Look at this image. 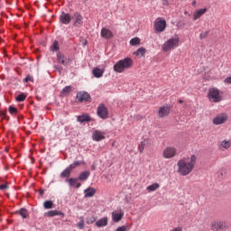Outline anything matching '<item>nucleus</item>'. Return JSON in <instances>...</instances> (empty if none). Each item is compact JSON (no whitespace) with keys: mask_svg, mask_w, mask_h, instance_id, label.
<instances>
[{"mask_svg":"<svg viewBox=\"0 0 231 231\" xmlns=\"http://www.w3.org/2000/svg\"><path fill=\"white\" fill-rule=\"evenodd\" d=\"M198 158L193 154L190 157V162H187L185 159H181L178 162V172L180 176H189L192 171H194V167L196 166V161Z\"/></svg>","mask_w":231,"mask_h":231,"instance_id":"f257e3e1","label":"nucleus"},{"mask_svg":"<svg viewBox=\"0 0 231 231\" xmlns=\"http://www.w3.org/2000/svg\"><path fill=\"white\" fill-rule=\"evenodd\" d=\"M131 68H133V59L127 57L118 60L114 65V71H116V73H124L125 69H131Z\"/></svg>","mask_w":231,"mask_h":231,"instance_id":"f03ea898","label":"nucleus"},{"mask_svg":"<svg viewBox=\"0 0 231 231\" xmlns=\"http://www.w3.org/2000/svg\"><path fill=\"white\" fill-rule=\"evenodd\" d=\"M131 68H133V59L127 57L118 60L114 65V71H116V73H124L125 69H131Z\"/></svg>","mask_w":231,"mask_h":231,"instance_id":"7ed1b4c3","label":"nucleus"},{"mask_svg":"<svg viewBox=\"0 0 231 231\" xmlns=\"http://www.w3.org/2000/svg\"><path fill=\"white\" fill-rule=\"evenodd\" d=\"M208 98L210 102H221V95H219V89L213 88L208 89Z\"/></svg>","mask_w":231,"mask_h":231,"instance_id":"20e7f679","label":"nucleus"},{"mask_svg":"<svg viewBox=\"0 0 231 231\" xmlns=\"http://www.w3.org/2000/svg\"><path fill=\"white\" fill-rule=\"evenodd\" d=\"M97 115L99 118H102V120H107V118H109V111L104 103L99 104L97 106Z\"/></svg>","mask_w":231,"mask_h":231,"instance_id":"39448f33","label":"nucleus"},{"mask_svg":"<svg viewBox=\"0 0 231 231\" xmlns=\"http://www.w3.org/2000/svg\"><path fill=\"white\" fill-rule=\"evenodd\" d=\"M178 42H180V38L178 37L168 40L162 45V51H169V50H172L175 46H178Z\"/></svg>","mask_w":231,"mask_h":231,"instance_id":"423d86ee","label":"nucleus"},{"mask_svg":"<svg viewBox=\"0 0 231 231\" xmlns=\"http://www.w3.org/2000/svg\"><path fill=\"white\" fill-rule=\"evenodd\" d=\"M71 19H73L72 25L77 28H80V26L84 24V17H82V14L79 12H75L71 16Z\"/></svg>","mask_w":231,"mask_h":231,"instance_id":"0eeeda50","label":"nucleus"},{"mask_svg":"<svg viewBox=\"0 0 231 231\" xmlns=\"http://www.w3.org/2000/svg\"><path fill=\"white\" fill-rule=\"evenodd\" d=\"M76 100L78 102H91V96L86 91H79L76 95Z\"/></svg>","mask_w":231,"mask_h":231,"instance_id":"6e6552de","label":"nucleus"},{"mask_svg":"<svg viewBox=\"0 0 231 231\" xmlns=\"http://www.w3.org/2000/svg\"><path fill=\"white\" fill-rule=\"evenodd\" d=\"M171 109H172V106L171 105L161 106L158 111L159 118H165V116H169V115H171Z\"/></svg>","mask_w":231,"mask_h":231,"instance_id":"1a4fd4ad","label":"nucleus"},{"mask_svg":"<svg viewBox=\"0 0 231 231\" xmlns=\"http://www.w3.org/2000/svg\"><path fill=\"white\" fill-rule=\"evenodd\" d=\"M212 230L214 231H226L228 230V224L225 221H217L212 224Z\"/></svg>","mask_w":231,"mask_h":231,"instance_id":"9d476101","label":"nucleus"},{"mask_svg":"<svg viewBox=\"0 0 231 231\" xmlns=\"http://www.w3.org/2000/svg\"><path fill=\"white\" fill-rule=\"evenodd\" d=\"M66 183H69V187L70 189H80L82 187V183L79 182L78 178H69L65 180Z\"/></svg>","mask_w":231,"mask_h":231,"instance_id":"9b49d317","label":"nucleus"},{"mask_svg":"<svg viewBox=\"0 0 231 231\" xmlns=\"http://www.w3.org/2000/svg\"><path fill=\"white\" fill-rule=\"evenodd\" d=\"M92 140L95 142H102V140H106V133L95 130L92 134Z\"/></svg>","mask_w":231,"mask_h":231,"instance_id":"f8f14e48","label":"nucleus"},{"mask_svg":"<svg viewBox=\"0 0 231 231\" xmlns=\"http://www.w3.org/2000/svg\"><path fill=\"white\" fill-rule=\"evenodd\" d=\"M176 156V148L166 147L163 151V157L166 159L174 158Z\"/></svg>","mask_w":231,"mask_h":231,"instance_id":"ddd939ff","label":"nucleus"},{"mask_svg":"<svg viewBox=\"0 0 231 231\" xmlns=\"http://www.w3.org/2000/svg\"><path fill=\"white\" fill-rule=\"evenodd\" d=\"M155 32H165L167 28V22L165 20H160L154 23Z\"/></svg>","mask_w":231,"mask_h":231,"instance_id":"4468645a","label":"nucleus"},{"mask_svg":"<svg viewBox=\"0 0 231 231\" xmlns=\"http://www.w3.org/2000/svg\"><path fill=\"white\" fill-rule=\"evenodd\" d=\"M60 23L61 24H69L71 23V15L68 13L61 12L60 15Z\"/></svg>","mask_w":231,"mask_h":231,"instance_id":"2eb2a0df","label":"nucleus"},{"mask_svg":"<svg viewBox=\"0 0 231 231\" xmlns=\"http://www.w3.org/2000/svg\"><path fill=\"white\" fill-rule=\"evenodd\" d=\"M226 120H228V116L226 115L217 116L213 118V124L214 125H221V124H225Z\"/></svg>","mask_w":231,"mask_h":231,"instance_id":"dca6fc26","label":"nucleus"},{"mask_svg":"<svg viewBox=\"0 0 231 231\" xmlns=\"http://www.w3.org/2000/svg\"><path fill=\"white\" fill-rule=\"evenodd\" d=\"M101 37L103 39L109 40V39H113V37H115V34H113V32H111V30L107 29L106 27H103L101 29Z\"/></svg>","mask_w":231,"mask_h":231,"instance_id":"f3484780","label":"nucleus"},{"mask_svg":"<svg viewBox=\"0 0 231 231\" xmlns=\"http://www.w3.org/2000/svg\"><path fill=\"white\" fill-rule=\"evenodd\" d=\"M123 218H124V211L120 210L119 213L118 211L112 212V219L114 223H119V221H122Z\"/></svg>","mask_w":231,"mask_h":231,"instance_id":"a211bd4d","label":"nucleus"},{"mask_svg":"<svg viewBox=\"0 0 231 231\" xmlns=\"http://www.w3.org/2000/svg\"><path fill=\"white\" fill-rule=\"evenodd\" d=\"M77 120L79 124H85L86 122H92L93 118H91L89 114H83L81 116H78Z\"/></svg>","mask_w":231,"mask_h":231,"instance_id":"6ab92c4d","label":"nucleus"},{"mask_svg":"<svg viewBox=\"0 0 231 231\" xmlns=\"http://www.w3.org/2000/svg\"><path fill=\"white\" fill-rule=\"evenodd\" d=\"M44 216H46L47 217H55V216H61V217H64L65 215L63 212L54 209L45 212Z\"/></svg>","mask_w":231,"mask_h":231,"instance_id":"aec40b11","label":"nucleus"},{"mask_svg":"<svg viewBox=\"0 0 231 231\" xmlns=\"http://www.w3.org/2000/svg\"><path fill=\"white\" fill-rule=\"evenodd\" d=\"M92 75H94L96 79H102V77H104V69L96 67L92 69Z\"/></svg>","mask_w":231,"mask_h":231,"instance_id":"412c9836","label":"nucleus"},{"mask_svg":"<svg viewBox=\"0 0 231 231\" xmlns=\"http://www.w3.org/2000/svg\"><path fill=\"white\" fill-rule=\"evenodd\" d=\"M85 198H93L97 194V189L92 187H88L84 190Z\"/></svg>","mask_w":231,"mask_h":231,"instance_id":"4be33fe9","label":"nucleus"},{"mask_svg":"<svg viewBox=\"0 0 231 231\" xmlns=\"http://www.w3.org/2000/svg\"><path fill=\"white\" fill-rule=\"evenodd\" d=\"M71 172H73V170L69 168V166L68 168H66L60 174V177L61 179L66 178V180H69V176H71Z\"/></svg>","mask_w":231,"mask_h":231,"instance_id":"5701e85b","label":"nucleus"},{"mask_svg":"<svg viewBox=\"0 0 231 231\" xmlns=\"http://www.w3.org/2000/svg\"><path fill=\"white\" fill-rule=\"evenodd\" d=\"M107 221H108L107 217H104L96 222V226H97V228L107 226Z\"/></svg>","mask_w":231,"mask_h":231,"instance_id":"b1692460","label":"nucleus"},{"mask_svg":"<svg viewBox=\"0 0 231 231\" xmlns=\"http://www.w3.org/2000/svg\"><path fill=\"white\" fill-rule=\"evenodd\" d=\"M91 175V172L89 171H85L79 173L78 180L79 181H86V180H88V178H89V176Z\"/></svg>","mask_w":231,"mask_h":231,"instance_id":"393cba45","label":"nucleus"},{"mask_svg":"<svg viewBox=\"0 0 231 231\" xmlns=\"http://www.w3.org/2000/svg\"><path fill=\"white\" fill-rule=\"evenodd\" d=\"M207 14V8L199 9L196 11L193 14V21H197V19H199L201 15Z\"/></svg>","mask_w":231,"mask_h":231,"instance_id":"a878e982","label":"nucleus"},{"mask_svg":"<svg viewBox=\"0 0 231 231\" xmlns=\"http://www.w3.org/2000/svg\"><path fill=\"white\" fill-rule=\"evenodd\" d=\"M15 214H19L20 216H22L23 219H27V217H30V215L28 214V209H26L25 208H20V210L15 211Z\"/></svg>","mask_w":231,"mask_h":231,"instance_id":"bb28decb","label":"nucleus"},{"mask_svg":"<svg viewBox=\"0 0 231 231\" xmlns=\"http://www.w3.org/2000/svg\"><path fill=\"white\" fill-rule=\"evenodd\" d=\"M72 90H73L72 86H67L61 90L60 95L61 97H68V95H69V92Z\"/></svg>","mask_w":231,"mask_h":231,"instance_id":"cd10ccee","label":"nucleus"},{"mask_svg":"<svg viewBox=\"0 0 231 231\" xmlns=\"http://www.w3.org/2000/svg\"><path fill=\"white\" fill-rule=\"evenodd\" d=\"M80 165H86V162L84 161H75L69 167L73 171V169H77V167H80Z\"/></svg>","mask_w":231,"mask_h":231,"instance_id":"c85d7f7f","label":"nucleus"},{"mask_svg":"<svg viewBox=\"0 0 231 231\" xmlns=\"http://www.w3.org/2000/svg\"><path fill=\"white\" fill-rule=\"evenodd\" d=\"M147 52V50H145L144 47H141L139 49H137L136 51L134 52V55H141V57H145V53Z\"/></svg>","mask_w":231,"mask_h":231,"instance_id":"c756f323","label":"nucleus"},{"mask_svg":"<svg viewBox=\"0 0 231 231\" xmlns=\"http://www.w3.org/2000/svg\"><path fill=\"white\" fill-rule=\"evenodd\" d=\"M43 208L45 210H50V208H53V202L51 200H45L43 202Z\"/></svg>","mask_w":231,"mask_h":231,"instance_id":"7c9ffc66","label":"nucleus"},{"mask_svg":"<svg viewBox=\"0 0 231 231\" xmlns=\"http://www.w3.org/2000/svg\"><path fill=\"white\" fill-rule=\"evenodd\" d=\"M159 188H160V184H158V183H153V184L148 186V187L146 188V189H147L149 192H154V190H156V189H159Z\"/></svg>","mask_w":231,"mask_h":231,"instance_id":"2f4dec72","label":"nucleus"},{"mask_svg":"<svg viewBox=\"0 0 231 231\" xmlns=\"http://www.w3.org/2000/svg\"><path fill=\"white\" fill-rule=\"evenodd\" d=\"M141 42L140 38L134 37L130 41V46H139Z\"/></svg>","mask_w":231,"mask_h":231,"instance_id":"473e14b6","label":"nucleus"},{"mask_svg":"<svg viewBox=\"0 0 231 231\" xmlns=\"http://www.w3.org/2000/svg\"><path fill=\"white\" fill-rule=\"evenodd\" d=\"M16 102H24L26 100V94L22 93L18 95L15 98Z\"/></svg>","mask_w":231,"mask_h":231,"instance_id":"72a5a7b5","label":"nucleus"},{"mask_svg":"<svg viewBox=\"0 0 231 231\" xmlns=\"http://www.w3.org/2000/svg\"><path fill=\"white\" fill-rule=\"evenodd\" d=\"M221 147H223L224 149H230L231 141H226V140L222 141Z\"/></svg>","mask_w":231,"mask_h":231,"instance_id":"f704fd0d","label":"nucleus"},{"mask_svg":"<svg viewBox=\"0 0 231 231\" xmlns=\"http://www.w3.org/2000/svg\"><path fill=\"white\" fill-rule=\"evenodd\" d=\"M59 50H60L59 42L54 41V42L52 43V46L51 47V51H59Z\"/></svg>","mask_w":231,"mask_h":231,"instance_id":"c9c22d12","label":"nucleus"},{"mask_svg":"<svg viewBox=\"0 0 231 231\" xmlns=\"http://www.w3.org/2000/svg\"><path fill=\"white\" fill-rule=\"evenodd\" d=\"M0 116L3 120H7V122H8V120H10V116H7V115H6V110H1Z\"/></svg>","mask_w":231,"mask_h":231,"instance_id":"e433bc0d","label":"nucleus"},{"mask_svg":"<svg viewBox=\"0 0 231 231\" xmlns=\"http://www.w3.org/2000/svg\"><path fill=\"white\" fill-rule=\"evenodd\" d=\"M18 111L19 110L15 106H9V113H10V115H17Z\"/></svg>","mask_w":231,"mask_h":231,"instance_id":"4c0bfd02","label":"nucleus"},{"mask_svg":"<svg viewBox=\"0 0 231 231\" xmlns=\"http://www.w3.org/2000/svg\"><path fill=\"white\" fill-rule=\"evenodd\" d=\"M57 60H58L59 64H60L61 60H66V58L64 57V54H62V52L57 53Z\"/></svg>","mask_w":231,"mask_h":231,"instance_id":"58836bf2","label":"nucleus"},{"mask_svg":"<svg viewBox=\"0 0 231 231\" xmlns=\"http://www.w3.org/2000/svg\"><path fill=\"white\" fill-rule=\"evenodd\" d=\"M208 33H210V31H206L204 32H201L199 34L200 41H203V39H207V37H208Z\"/></svg>","mask_w":231,"mask_h":231,"instance_id":"ea45409f","label":"nucleus"},{"mask_svg":"<svg viewBox=\"0 0 231 231\" xmlns=\"http://www.w3.org/2000/svg\"><path fill=\"white\" fill-rule=\"evenodd\" d=\"M77 226L78 228H79V230H84V226H85L84 218L80 219L79 223L77 224Z\"/></svg>","mask_w":231,"mask_h":231,"instance_id":"a19ab883","label":"nucleus"},{"mask_svg":"<svg viewBox=\"0 0 231 231\" xmlns=\"http://www.w3.org/2000/svg\"><path fill=\"white\" fill-rule=\"evenodd\" d=\"M60 64H62V66H69V64H71V59H65V60H61Z\"/></svg>","mask_w":231,"mask_h":231,"instance_id":"79ce46f5","label":"nucleus"},{"mask_svg":"<svg viewBox=\"0 0 231 231\" xmlns=\"http://www.w3.org/2000/svg\"><path fill=\"white\" fill-rule=\"evenodd\" d=\"M138 149H139V152H141V153L143 152V149H145V141L141 142Z\"/></svg>","mask_w":231,"mask_h":231,"instance_id":"37998d69","label":"nucleus"},{"mask_svg":"<svg viewBox=\"0 0 231 231\" xmlns=\"http://www.w3.org/2000/svg\"><path fill=\"white\" fill-rule=\"evenodd\" d=\"M95 221H97V218L95 217H90L87 218L88 225H93V223H95Z\"/></svg>","mask_w":231,"mask_h":231,"instance_id":"c03bdc74","label":"nucleus"},{"mask_svg":"<svg viewBox=\"0 0 231 231\" xmlns=\"http://www.w3.org/2000/svg\"><path fill=\"white\" fill-rule=\"evenodd\" d=\"M23 82H25V84H27V82H33V78H32V76L28 75L24 79Z\"/></svg>","mask_w":231,"mask_h":231,"instance_id":"a18cd8bd","label":"nucleus"},{"mask_svg":"<svg viewBox=\"0 0 231 231\" xmlns=\"http://www.w3.org/2000/svg\"><path fill=\"white\" fill-rule=\"evenodd\" d=\"M177 28H185V22L183 21H179L177 23Z\"/></svg>","mask_w":231,"mask_h":231,"instance_id":"49530a36","label":"nucleus"},{"mask_svg":"<svg viewBox=\"0 0 231 231\" xmlns=\"http://www.w3.org/2000/svg\"><path fill=\"white\" fill-rule=\"evenodd\" d=\"M116 231H127V226H122L116 229Z\"/></svg>","mask_w":231,"mask_h":231,"instance_id":"de8ad7c7","label":"nucleus"},{"mask_svg":"<svg viewBox=\"0 0 231 231\" xmlns=\"http://www.w3.org/2000/svg\"><path fill=\"white\" fill-rule=\"evenodd\" d=\"M5 189H9L8 184H0V190H5Z\"/></svg>","mask_w":231,"mask_h":231,"instance_id":"09e8293b","label":"nucleus"},{"mask_svg":"<svg viewBox=\"0 0 231 231\" xmlns=\"http://www.w3.org/2000/svg\"><path fill=\"white\" fill-rule=\"evenodd\" d=\"M55 69H57V71H59V73H62V67L56 65L54 66Z\"/></svg>","mask_w":231,"mask_h":231,"instance_id":"8fccbe9b","label":"nucleus"},{"mask_svg":"<svg viewBox=\"0 0 231 231\" xmlns=\"http://www.w3.org/2000/svg\"><path fill=\"white\" fill-rule=\"evenodd\" d=\"M224 82L226 84H231V76L225 79Z\"/></svg>","mask_w":231,"mask_h":231,"instance_id":"3c124183","label":"nucleus"},{"mask_svg":"<svg viewBox=\"0 0 231 231\" xmlns=\"http://www.w3.org/2000/svg\"><path fill=\"white\" fill-rule=\"evenodd\" d=\"M163 6H169V0H162Z\"/></svg>","mask_w":231,"mask_h":231,"instance_id":"603ef678","label":"nucleus"},{"mask_svg":"<svg viewBox=\"0 0 231 231\" xmlns=\"http://www.w3.org/2000/svg\"><path fill=\"white\" fill-rule=\"evenodd\" d=\"M40 196H44V189H40Z\"/></svg>","mask_w":231,"mask_h":231,"instance_id":"864d4df0","label":"nucleus"},{"mask_svg":"<svg viewBox=\"0 0 231 231\" xmlns=\"http://www.w3.org/2000/svg\"><path fill=\"white\" fill-rule=\"evenodd\" d=\"M192 6H196V0L191 3Z\"/></svg>","mask_w":231,"mask_h":231,"instance_id":"5fc2aeb1","label":"nucleus"},{"mask_svg":"<svg viewBox=\"0 0 231 231\" xmlns=\"http://www.w3.org/2000/svg\"><path fill=\"white\" fill-rule=\"evenodd\" d=\"M90 169H91V171H95V169H96L95 165H92Z\"/></svg>","mask_w":231,"mask_h":231,"instance_id":"6e6d98bb","label":"nucleus"},{"mask_svg":"<svg viewBox=\"0 0 231 231\" xmlns=\"http://www.w3.org/2000/svg\"><path fill=\"white\" fill-rule=\"evenodd\" d=\"M136 119H137V120H140V119H142V116H136Z\"/></svg>","mask_w":231,"mask_h":231,"instance_id":"4d7b16f0","label":"nucleus"},{"mask_svg":"<svg viewBox=\"0 0 231 231\" xmlns=\"http://www.w3.org/2000/svg\"><path fill=\"white\" fill-rule=\"evenodd\" d=\"M179 104H183V100H182V99H180V100H179Z\"/></svg>","mask_w":231,"mask_h":231,"instance_id":"13d9d810","label":"nucleus"},{"mask_svg":"<svg viewBox=\"0 0 231 231\" xmlns=\"http://www.w3.org/2000/svg\"><path fill=\"white\" fill-rule=\"evenodd\" d=\"M8 225H12V220H7Z\"/></svg>","mask_w":231,"mask_h":231,"instance_id":"bf43d9fd","label":"nucleus"},{"mask_svg":"<svg viewBox=\"0 0 231 231\" xmlns=\"http://www.w3.org/2000/svg\"><path fill=\"white\" fill-rule=\"evenodd\" d=\"M86 44H88V41L84 42L83 46H86Z\"/></svg>","mask_w":231,"mask_h":231,"instance_id":"052dcab7","label":"nucleus"},{"mask_svg":"<svg viewBox=\"0 0 231 231\" xmlns=\"http://www.w3.org/2000/svg\"><path fill=\"white\" fill-rule=\"evenodd\" d=\"M5 196H7V198H10V193H5Z\"/></svg>","mask_w":231,"mask_h":231,"instance_id":"680f3d73","label":"nucleus"},{"mask_svg":"<svg viewBox=\"0 0 231 231\" xmlns=\"http://www.w3.org/2000/svg\"><path fill=\"white\" fill-rule=\"evenodd\" d=\"M88 0H83V3H87Z\"/></svg>","mask_w":231,"mask_h":231,"instance_id":"e2e57ef3","label":"nucleus"},{"mask_svg":"<svg viewBox=\"0 0 231 231\" xmlns=\"http://www.w3.org/2000/svg\"><path fill=\"white\" fill-rule=\"evenodd\" d=\"M112 145H115V143H113Z\"/></svg>","mask_w":231,"mask_h":231,"instance_id":"0e129e2a","label":"nucleus"}]
</instances>
